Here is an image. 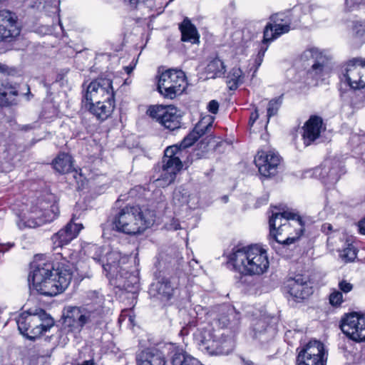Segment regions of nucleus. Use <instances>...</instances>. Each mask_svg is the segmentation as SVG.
Listing matches in <instances>:
<instances>
[{"label":"nucleus","mask_w":365,"mask_h":365,"mask_svg":"<svg viewBox=\"0 0 365 365\" xmlns=\"http://www.w3.org/2000/svg\"><path fill=\"white\" fill-rule=\"evenodd\" d=\"M212 128V121L207 123L202 119L200 120L181 141L180 145L168 146L164 151V156L162 160V170L159 178L155 180L157 185L165 187L173 183L177 174L182 168V162L185 165L192 162V155H187V148L192 145L202 135L209 133Z\"/></svg>","instance_id":"nucleus-1"},{"label":"nucleus","mask_w":365,"mask_h":365,"mask_svg":"<svg viewBox=\"0 0 365 365\" xmlns=\"http://www.w3.org/2000/svg\"><path fill=\"white\" fill-rule=\"evenodd\" d=\"M28 277L30 288L45 296H56L63 292L72 279L66 269L53 268L52 263L36 257L31 264Z\"/></svg>","instance_id":"nucleus-2"},{"label":"nucleus","mask_w":365,"mask_h":365,"mask_svg":"<svg viewBox=\"0 0 365 365\" xmlns=\"http://www.w3.org/2000/svg\"><path fill=\"white\" fill-rule=\"evenodd\" d=\"M90 302L79 307L68 306L63 312V325L71 331L80 332L84 327L101 325L103 319L104 299L96 291L88 293Z\"/></svg>","instance_id":"nucleus-3"},{"label":"nucleus","mask_w":365,"mask_h":365,"mask_svg":"<svg viewBox=\"0 0 365 365\" xmlns=\"http://www.w3.org/2000/svg\"><path fill=\"white\" fill-rule=\"evenodd\" d=\"M269 226L272 240L284 245L295 242L304 231L302 218L289 211H272Z\"/></svg>","instance_id":"nucleus-4"},{"label":"nucleus","mask_w":365,"mask_h":365,"mask_svg":"<svg viewBox=\"0 0 365 365\" xmlns=\"http://www.w3.org/2000/svg\"><path fill=\"white\" fill-rule=\"evenodd\" d=\"M234 269L245 275H260L266 272L269 262L266 250L255 245L238 249L230 256Z\"/></svg>","instance_id":"nucleus-5"},{"label":"nucleus","mask_w":365,"mask_h":365,"mask_svg":"<svg viewBox=\"0 0 365 365\" xmlns=\"http://www.w3.org/2000/svg\"><path fill=\"white\" fill-rule=\"evenodd\" d=\"M153 223L150 212H143L138 205L120 209L113 220L114 229L128 235L143 233Z\"/></svg>","instance_id":"nucleus-6"},{"label":"nucleus","mask_w":365,"mask_h":365,"mask_svg":"<svg viewBox=\"0 0 365 365\" xmlns=\"http://www.w3.org/2000/svg\"><path fill=\"white\" fill-rule=\"evenodd\" d=\"M120 253L117 252L108 253L107 262L103 264L106 276L110 282L116 287L129 292H135L138 287V279L135 275L129 273L120 266Z\"/></svg>","instance_id":"nucleus-7"},{"label":"nucleus","mask_w":365,"mask_h":365,"mask_svg":"<svg viewBox=\"0 0 365 365\" xmlns=\"http://www.w3.org/2000/svg\"><path fill=\"white\" fill-rule=\"evenodd\" d=\"M58 213V208L56 205L38 200L37 205L32 207L29 216L20 219L17 225L20 229L35 228L52 222Z\"/></svg>","instance_id":"nucleus-8"},{"label":"nucleus","mask_w":365,"mask_h":365,"mask_svg":"<svg viewBox=\"0 0 365 365\" xmlns=\"http://www.w3.org/2000/svg\"><path fill=\"white\" fill-rule=\"evenodd\" d=\"M185 73L181 70L168 69L163 72L158 79V91L165 98H175L187 87Z\"/></svg>","instance_id":"nucleus-9"},{"label":"nucleus","mask_w":365,"mask_h":365,"mask_svg":"<svg viewBox=\"0 0 365 365\" xmlns=\"http://www.w3.org/2000/svg\"><path fill=\"white\" fill-rule=\"evenodd\" d=\"M284 290L289 300L302 302L314 293L313 282L308 274H296L286 280Z\"/></svg>","instance_id":"nucleus-10"},{"label":"nucleus","mask_w":365,"mask_h":365,"mask_svg":"<svg viewBox=\"0 0 365 365\" xmlns=\"http://www.w3.org/2000/svg\"><path fill=\"white\" fill-rule=\"evenodd\" d=\"M328 352L319 341L311 340L299 351L297 365H327Z\"/></svg>","instance_id":"nucleus-11"},{"label":"nucleus","mask_w":365,"mask_h":365,"mask_svg":"<svg viewBox=\"0 0 365 365\" xmlns=\"http://www.w3.org/2000/svg\"><path fill=\"white\" fill-rule=\"evenodd\" d=\"M112 98H115L112 81L107 78H98L92 81L87 86L82 103L85 104Z\"/></svg>","instance_id":"nucleus-12"},{"label":"nucleus","mask_w":365,"mask_h":365,"mask_svg":"<svg viewBox=\"0 0 365 365\" xmlns=\"http://www.w3.org/2000/svg\"><path fill=\"white\" fill-rule=\"evenodd\" d=\"M150 117L156 119L163 126L170 130L180 128L181 115L174 106H153L149 109Z\"/></svg>","instance_id":"nucleus-13"},{"label":"nucleus","mask_w":365,"mask_h":365,"mask_svg":"<svg viewBox=\"0 0 365 365\" xmlns=\"http://www.w3.org/2000/svg\"><path fill=\"white\" fill-rule=\"evenodd\" d=\"M342 332L356 341H365V315L354 312L346 316L341 324Z\"/></svg>","instance_id":"nucleus-14"},{"label":"nucleus","mask_w":365,"mask_h":365,"mask_svg":"<svg viewBox=\"0 0 365 365\" xmlns=\"http://www.w3.org/2000/svg\"><path fill=\"white\" fill-rule=\"evenodd\" d=\"M255 163L259 173L264 177H270L277 173L280 157L272 151H259L255 158Z\"/></svg>","instance_id":"nucleus-15"},{"label":"nucleus","mask_w":365,"mask_h":365,"mask_svg":"<svg viewBox=\"0 0 365 365\" xmlns=\"http://www.w3.org/2000/svg\"><path fill=\"white\" fill-rule=\"evenodd\" d=\"M16 19L14 13L9 10L0 11V41H11L20 34Z\"/></svg>","instance_id":"nucleus-16"},{"label":"nucleus","mask_w":365,"mask_h":365,"mask_svg":"<svg viewBox=\"0 0 365 365\" xmlns=\"http://www.w3.org/2000/svg\"><path fill=\"white\" fill-rule=\"evenodd\" d=\"M278 16L279 14H277L272 15L269 18L272 22L267 23L265 26L262 40L264 44L269 43L290 31V24H282V19Z\"/></svg>","instance_id":"nucleus-17"},{"label":"nucleus","mask_w":365,"mask_h":365,"mask_svg":"<svg viewBox=\"0 0 365 365\" xmlns=\"http://www.w3.org/2000/svg\"><path fill=\"white\" fill-rule=\"evenodd\" d=\"M165 344L159 348H149L140 351L136 356L137 365H165V354L170 356L168 351H165Z\"/></svg>","instance_id":"nucleus-18"},{"label":"nucleus","mask_w":365,"mask_h":365,"mask_svg":"<svg viewBox=\"0 0 365 365\" xmlns=\"http://www.w3.org/2000/svg\"><path fill=\"white\" fill-rule=\"evenodd\" d=\"M96 118L103 121L108 118L115 108V98L83 104Z\"/></svg>","instance_id":"nucleus-19"},{"label":"nucleus","mask_w":365,"mask_h":365,"mask_svg":"<svg viewBox=\"0 0 365 365\" xmlns=\"http://www.w3.org/2000/svg\"><path fill=\"white\" fill-rule=\"evenodd\" d=\"M362 62L361 58H353L346 65L344 76L351 88H361V74L364 72L361 71Z\"/></svg>","instance_id":"nucleus-20"},{"label":"nucleus","mask_w":365,"mask_h":365,"mask_svg":"<svg viewBox=\"0 0 365 365\" xmlns=\"http://www.w3.org/2000/svg\"><path fill=\"white\" fill-rule=\"evenodd\" d=\"M32 315H36L39 317L38 324H31V327L29 330V336L26 337L31 340H35L43 333L49 330L54 324L53 318L48 315L44 310L39 309Z\"/></svg>","instance_id":"nucleus-21"},{"label":"nucleus","mask_w":365,"mask_h":365,"mask_svg":"<svg viewBox=\"0 0 365 365\" xmlns=\"http://www.w3.org/2000/svg\"><path fill=\"white\" fill-rule=\"evenodd\" d=\"M82 228L81 224L73 223L71 221L66 225L65 228L59 230L52 237L51 240L55 247H60L68 245L77 237Z\"/></svg>","instance_id":"nucleus-22"},{"label":"nucleus","mask_w":365,"mask_h":365,"mask_svg":"<svg viewBox=\"0 0 365 365\" xmlns=\"http://www.w3.org/2000/svg\"><path fill=\"white\" fill-rule=\"evenodd\" d=\"M164 350L170 353L173 365H202L197 359L174 344H165Z\"/></svg>","instance_id":"nucleus-23"},{"label":"nucleus","mask_w":365,"mask_h":365,"mask_svg":"<svg viewBox=\"0 0 365 365\" xmlns=\"http://www.w3.org/2000/svg\"><path fill=\"white\" fill-rule=\"evenodd\" d=\"M224 332L220 330H205L201 335L200 349L210 355H218L220 341L218 338L222 336Z\"/></svg>","instance_id":"nucleus-24"},{"label":"nucleus","mask_w":365,"mask_h":365,"mask_svg":"<svg viewBox=\"0 0 365 365\" xmlns=\"http://www.w3.org/2000/svg\"><path fill=\"white\" fill-rule=\"evenodd\" d=\"M323 121L322 118L316 115L309 118L302 128V137L305 145H309L320 136Z\"/></svg>","instance_id":"nucleus-25"},{"label":"nucleus","mask_w":365,"mask_h":365,"mask_svg":"<svg viewBox=\"0 0 365 365\" xmlns=\"http://www.w3.org/2000/svg\"><path fill=\"white\" fill-rule=\"evenodd\" d=\"M216 324L222 328L230 327L232 329L240 323V313L233 307L222 306Z\"/></svg>","instance_id":"nucleus-26"},{"label":"nucleus","mask_w":365,"mask_h":365,"mask_svg":"<svg viewBox=\"0 0 365 365\" xmlns=\"http://www.w3.org/2000/svg\"><path fill=\"white\" fill-rule=\"evenodd\" d=\"M175 287L170 279L163 278L152 284L150 292L163 302L170 300L174 294Z\"/></svg>","instance_id":"nucleus-27"},{"label":"nucleus","mask_w":365,"mask_h":365,"mask_svg":"<svg viewBox=\"0 0 365 365\" xmlns=\"http://www.w3.org/2000/svg\"><path fill=\"white\" fill-rule=\"evenodd\" d=\"M179 29L181 32V40L182 41L191 43H199L200 36L197 29L189 19L185 18L180 24Z\"/></svg>","instance_id":"nucleus-28"},{"label":"nucleus","mask_w":365,"mask_h":365,"mask_svg":"<svg viewBox=\"0 0 365 365\" xmlns=\"http://www.w3.org/2000/svg\"><path fill=\"white\" fill-rule=\"evenodd\" d=\"M321 175L324 183L335 184L341 176L339 164L337 162H334L331 166L330 162H325L322 168Z\"/></svg>","instance_id":"nucleus-29"},{"label":"nucleus","mask_w":365,"mask_h":365,"mask_svg":"<svg viewBox=\"0 0 365 365\" xmlns=\"http://www.w3.org/2000/svg\"><path fill=\"white\" fill-rule=\"evenodd\" d=\"M39 317L32 315L31 312H24L20 314L16 319L18 329L20 333L24 336H29V330L31 324H38Z\"/></svg>","instance_id":"nucleus-30"},{"label":"nucleus","mask_w":365,"mask_h":365,"mask_svg":"<svg viewBox=\"0 0 365 365\" xmlns=\"http://www.w3.org/2000/svg\"><path fill=\"white\" fill-rule=\"evenodd\" d=\"M16 96H18V90L16 86L8 81L0 83V106L11 105Z\"/></svg>","instance_id":"nucleus-31"},{"label":"nucleus","mask_w":365,"mask_h":365,"mask_svg":"<svg viewBox=\"0 0 365 365\" xmlns=\"http://www.w3.org/2000/svg\"><path fill=\"white\" fill-rule=\"evenodd\" d=\"M53 168L59 173H66L72 170L73 162L70 155L59 154L53 162Z\"/></svg>","instance_id":"nucleus-32"},{"label":"nucleus","mask_w":365,"mask_h":365,"mask_svg":"<svg viewBox=\"0 0 365 365\" xmlns=\"http://www.w3.org/2000/svg\"><path fill=\"white\" fill-rule=\"evenodd\" d=\"M255 337L267 340L272 337L273 329L268 326L264 319H259L254 324Z\"/></svg>","instance_id":"nucleus-33"},{"label":"nucleus","mask_w":365,"mask_h":365,"mask_svg":"<svg viewBox=\"0 0 365 365\" xmlns=\"http://www.w3.org/2000/svg\"><path fill=\"white\" fill-rule=\"evenodd\" d=\"M191 200V195L185 186L176 187L173 194V202L175 206L182 207L188 205Z\"/></svg>","instance_id":"nucleus-34"},{"label":"nucleus","mask_w":365,"mask_h":365,"mask_svg":"<svg viewBox=\"0 0 365 365\" xmlns=\"http://www.w3.org/2000/svg\"><path fill=\"white\" fill-rule=\"evenodd\" d=\"M220 341L218 348V355H226L230 354L235 347V340L232 336H220L218 338Z\"/></svg>","instance_id":"nucleus-35"},{"label":"nucleus","mask_w":365,"mask_h":365,"mask_svg":"<svg viewBox=\"0 0 365 365\" xmlns=\"http://www.w3.org/2000/svg\"><path fill=\"white\" fill-rule=\"evenodd\" d=\"M327 58L324 55L322 56V58L316 60L311 66V68L308 71V73L312 78H318L322 76L325 67Z\"/></svg>","instance_id":"nucleus-36"},{"label":"nucleus","mask_w":365,"mask_h":365,"mask_svg":"<svg viewBox=\"0 0 365 365\" xmlns=\"http://www.w3.org/2000/svg\"><path fill=\"white\" fill-rule=\"evenodd\" d=\"M242 71L240 68L235 67L227 76V83L230 89H236L238 84L242 82Z\"/></svg>","instance_id":"nucleus-37"},{"label":"nucleus","mask_w":365,"mask_h":365,"mask_svg":"<svg viewBox=\"0 0 365 365\" xmlns=\"http://www.w3.org/2000/svg\"><path fill=\"white\" fill-rule=\"evenodd\" d=\"M207 71L215 76H220L225 73L224 62L219 58H215L207 65Z\"/></svg>","instance_id":"nucleus-38"},{"label":"nucleus","mask_w":365,"mask_h":365,"mask_svg":"<svg viewBox=\"0 0 365 365\" xmlns=\"http://www.w3.org/2000/svg\"><path fill=\"white\" fill-rule=\"evenodd\" d=\"M322 53L316 48L305 50L301 55V60L304 62L311 61L312 64L317 59L322 58Z\"/></svg>","instance_id":"nucleus-39"},{"label":"nucleus","mask_w":365,"mask_h":365,"mask_svg":"<svg viewBox=\"0 0 365 365\" xmlns=\"http://www.w3.org/2000/svg\"><path fill=\"white\" fill-rule=\"evenodd\" d=\"M282 96L272 98L269 101L267 107V122L269 119L275 115L282 103Z\"/></svg>","instance_id":"nucleus-40"},{"label":"nucleus","mask_w":365,"mask_h":365,"mask_svg":"<svg viewBox=\"0 0 365 365\" xmlns=\"http://www.w3.org/2000/svg\"><path fill=\"white\" fill-rule=\"evenodd\" d=\"M329 303L333 307H340L344 302L343 294L341 292L336 289H333L329 297Z\"/></svg>","instance_id":"nucleus-41"},{"label":"nucleus","mask_w":365,"mask_h":365,"mask_svg":"<svg viewBox=\"0 0 365 365\" xmlns=\"http://www.w3.org/2000/svg\"><path fill=\"white\" fill-rule=\"evenodd\" d=\"M341 257L346 261H353L356 257V251L353 246H349L344 250Z\"/></svg>","instance_id":"nucleus-42"},{"label":"nucleus","mask_w":365,"mask_h":365,"mask_svg":"<svg viewBox=\"0 0 365 365\" xmlns=\"http://www.w3.org/2000/svg\"><path fill=\"white\" fill-rule=\"evenodd\" d=\"M352 31L354 35L356 36H361L365 32V24L360 21L353 22Z\"/></svg>","instance_id":"nucleus-43"},{"label":"nucleus","mask_w":365,"mask_h":365,"mask_svg":"<svg viewBox=\"0 0 365 365\" xmlns=\"http://www.w3.org/2000/svg\"><path fill=\"white\" fill-rule=\"evenodd\" d=\"M338 287L341 293L347 294L353 289V284L346 280H341L339 282Z\"/></svg>","instance_id":"nucleus-44"},{"label":"nucleus","mask_w":365,"mask_h":365,"mask_svg":"<svg viewBox=\"0 0 365 365\" xmlns=\"http://www.w3.org/2000/svg\"><path fill=\"white\" fill-rule=\"evenodd\" d=\"M0 73L14 76L16 73V70L14 68H10L6 65L0 63Z\"/></svg>","instance_id":"nucleus-45"},{"label":"nucleus","mask_w":365,"mask_h":365,"mask_svg":"<svg viewBox=\"0 0 365 365\" xmlns=\"http://www.w3.org/2000/svg\"><path fill=\"white\" fill-rule=\"evenodd\" d=\"M207 109L211 113L216 114L219 109L218 102L215 100H212L207 105Z\"/></svg>","instance_id":"nucleus-46"},{"label":"nucleus","mask_w":365,"mask_h":365,"mask_svg":"<svg viewBox=\"0 0 365 365\" xmlns=\"http://www.w3.org/2000/svg\"><path fill=\"white\" fill-rule=\"evenodd\" d=\"M346 4L349 6L352 7L354 5H365V0H345Z\"/></svg>","instance_id":"nucleus-47"},{"label":"nucleus","mask_w":365,"mask_h":365,"mask_svg":"<svg viewBox=\"0 0 365 365\" xmlns=\"http://www.w3.org/2000/svg\"><path fill=\"white\" fill-rule=\"evenodd\" d=\"M259 114L257 110L252 112L250 117L249 125L252 126L255 122L258 119Z\"/></svg>","instance_id":"nucleus-48"},{"label":"nucleus","mask_w":365,"mask_h":365,"mask_svg":"<svg viewBox=\"0 0 365 365\" xmlns=\"http://www.w3.org/2000/svg\"><path fill=\"white\" fill-rule=\"evenodd\" d=\"M361 71H364V72H362V74H361V88H365V60H363Z\"/></svg>","instance_id":"nucleus-49"},{"label":"nucleus","mask_w":365,"mask_h":365,"mask_svg":"<svg viewBox=\"0 0 365 365\" xmlns=\"http://www.w3.org/2000/svg\"><path fill=\"white\" fill-rule=\"evenodd\" d=\"M358 227L359 232L365 235V217L358 222Z\"/></svg>","instance_id":"nucleus-50"},{"label":"nucleus","mask_w":365,"mask_h":365,"mask_svg":"<svg viewBox=\"0 0 365 365\" xmlns=\"http://www.w3.org/2000/svg\"><path fill=\"white\" fill-rule=\"evenodd\" d=\"M267 44H264L262 43V45L261 46V48L259 49V51H258V58H264V53L266 52V51L267 50Z\"/></svg>","instance_id":"nucleus-51"},{"label":"nucleus","mask_w":365,"mask_h":365,"mask_svg":"<svg viewBox=\"0 0 365 365\" xmlns=\"http://www.w3.org/2000/svg\"><path fill=\"white\" fill-rule=\"evenodd\" d=\"M322 230L323 232L328 235L332 230V225L329 223H325L322 226Z\"/></svg>","instance_id":"nucleus-52"},{"label":"nucleus","mask_w":365,"mask_h":365,"mask_svg":"<svg viewBox=\"0 0 365 365\" xmlns=\"http://www.w3.org/2000/svg\"><path fill=\"white\" fill-rule=\"evenodd\" d=\"M180 228V223L178 220H173L172 223L170 225L168 229L173 230H178Z\"/></svg>","instance_id":"nucleus-53"},{"label":"nucleus","mask_w":365,"mask_h":365,"mask_svg":"<svg viewBox=\"0 0 365 365\" xmlns=\"http://www.w3.org/2000/svg\"><path fill=\"white\" fill-rule=\"evenodd\" d=\"M194 309H195L197 315H198L199 312L202 311V307L201 306L198 305V306H196Z\"/></svg>","instance_id":"nucleus-54"},{"label":"nucleus","mask_w":365,"mask_h":365,"mask_svg":"<svg viewBox=\"0 0 365 365\" xmlns=\"http://www.w3.org/2000/svg\"><path fill=\"white\" fill-rule=\"evenodd\" d=\"M262 60H263V58H258V56H257L256 63H257V65L259 66L261 64V63L262 62Z\"/></svg>","instance_id":"nucleus-55"},{"label":"nucleus","mask_w":365,"mask_h":365,"mask_svg":"<svg viewBox=\"0 0 365 365\" xmlns=\"http://www.w3.org/2000/svg\"><path fill=\"white\" fill-rule=\"evenodd\" d=\"M133 68L132 67H129V66H127L125 68V70L127 72V73H130L133 71Z\"/></svg>","instance_id":"nucleus-56"},{"label":"nucleus","mask_w":365,"mask_h":365,"mask_svg":"<svg viewBox=\"0 0 365 365\" xmlns=\"http://www.w3.org/2000/svg\"><path fill=\"white\" fill-rule=\"evenodd\" d=\"M91 249H92L93 251H95V252H98V251H99V250H100V249H101V248H100L99 247H97V246H96V245H93V246H92V247H91Z\"/></svg>","instance_id":"nucleus-57"},{"label":"nucleus","mask_w":365,"mask_h":365,"mask_svg":"<svg viewBox=\"0 0 365 365\" xmlns=\"http://www.w3.org/2000/svg\"><path fill=\"white\" fill-rule=\"evenodd\" d=\"M93 259L97 261H101V259L98 257H93Z\"/></svg>","instance_id":"nucleus-58"},{"label":"nucleus","mask_w":365,"mask_h":365,"mask_svg":"<svg viewBox=\"0 0 365 365\" xmlns=\"http://www.w3.org/2000/svg\"><path fill=\"white\" fill-rule=\"evenodd\" d=\"M129 321L130 322V323H133V319L131 316H129Z\"/></svg>","instance_id":"nucleus-59"},{"label":"nucleus","mask_w":365,"mask_h":365,"mask_svg":"<svg viewBox=\"0 0 365 365\" xmlns=\"http://www.w3.org/2000/svg\"><path fill=\"white\" fill-rule=\"evenodd\" d=\"M346 93V92H343L341 90V97H343L344 95Z\"/></svg>","instance_id":"nucleus-60"},{"label":"nucleus","mask_w":365,"mask_h":365,"mask_svg":"<svg viewBox=\"0 0 365 365\" xmlns=\"http://www.w3.org/2000/svg\"><path fill=\"white\" fill-rule=\"evenodd\" d=\"M27 90H28L27 94H31L30 88L29 86L27 88Z\"/></svg>","instance_id":"nucleus-61"},{"label":"nucleus","mask_w":365,"mask_h":365,"mask_svg":"<svg viewBox=\"0 0 365 365\" xmlns=\"http://www.w3.org/2000/svg\"><path fill=\"white\" fill-rule=\"evenodd\" d=\"M193 263H195V264H198L197 261V260H195V259H193Z\"/></svg>","instance_id":"nucleus-62"}]
</instances>
